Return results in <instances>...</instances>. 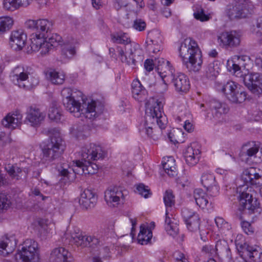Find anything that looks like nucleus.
Masks as SVG:
<instances>
[{
  "mask_svg": "<svg viewBox=\"0 0 262 262\" xmlns=\"http://www.w3.org/2000/svg\"><path fill=\"white\" fill-rule=\"evenodd\" d=\"M62 103L67 110L75 117L93 120L103 110V106L92 100L86 103L83 93L76 89L64 88L61 92Z\"/></svg>",
  "mask_w": 262,
  "mask_h": 262,
  "instance_id": "nucleus-1",
  "label": "nucleus"
},
{
  "mask_svg": "<svg viewBox=\"0 0 262 262\" xmlns=\"http://www.w3.org/2000/svg\"><path fill=\"white\" fill-rule=\"evenodd\" d=\"M104 156V152L100 146L90 143L82 148L81 160L73 161L75 165L72 168L63 164L58 169L59 174L65 179V182L74 180L76 174H94L97 173L98 166L90 160H97L103 158Z\"/></svg>",
  "mask_w": 262,
  "mask_h": 262,
  "instance_id": "nucleus-2",
  "label": "nucleus"
},
{
  "mask_svg": "<svg viewBox=\"0 0 262 262\" xmlns=\"http://www.w3.org/2000/svg\"><path fill=\"white\" fill-rule=\"evenodd\" d=\"M161 101L152 99L145 103V117L139 126L141 135L145 134L150 139L158 140L162 135L161 130L165 128L167 119L163 112Z\"/></svg>",
  "mask_w": 262,
  "mask_h": 262,
  "instance_id": "nucleus-3",
  "label": "nucleus"
},
{
  "mask_svg": "<svg viewBox=\"0 0 262 262\" xmlns=\"http://www.w3.org/2000/svg\"><path fill=\"white\" fill-rule=\"evenodd\" d=\"M250 57L246 55H234L227 61L229 71L236 77L242 78L245 85L253 93H262V75L258 73H249Z\"/></svg>",
  "mask_w": 262,
  "mask_h": 262,
  "instance_id": "nucleus-4",
  "label": "nucleus"
},
{
  "mask_svg": "<svg viewBox=\"0 0 262 262\" xmlns=\"http://www.w3.org/2000/svg\"><path fill=\"white\" fill-rule=\"evenodd\" d=\"M259 171V169L252 167L245 169L241 176L244 184L236 188L237 198L241 206L243 209H247L250 213H253L259 206L258 200L253 197V188L249 186V185H256L260 183L261 176Z\"/></svg>",
  "mask_w": 262,
  "mask_h": 262,
  "instance_id": "nucleus-5",
  "label": "nucleus"
},
{
  "mask_svg": "<svg viewBox=\"0 0 262 262\" xmlns=\"http://www.w3.org/2000/svg\"><path fill=\"white\" fill-rule=\"evenodd\" d=\"M184 65L189 72H198L203 63L202 52L197 42L192 39H185L179 49Z\"/></svg>",
  "mask_w": 262,
  "mask_h": 262,
  "instance_id": "nucleus-6",
  "label": "nucleus"
},
{
  "mask_svg": "<svg viewBox=\"0 0 262 262\" xmlns=\"http://www.w3.org/2000/svg\"><path fill=\"white\" fill-rule=\"evenodd\" d=\"M157 68L162 79L167 76L172 77V82L178 93L182 94L189 91L190 83L188 77L182 73L175 74L174 69L169 61L163 58L159 59Z\"/></svg>",
  "mask_w": 262,
  "mask_h": 262,
  "instance_id": "nucleus-7",
  "label": "nucleus"
},
{
  "mask_svg": "<svg viewBox=\"0 0 262 262\" xmlns=\"http://www.w3.org/2000/svg\"><path fill=\"white\" fill-rule=\"evenodd\" d=\"M49 138L40 144L43 159L52 162L59 158L66 149V144L59 130L54 128L50 131Z\"/></svg>",
  "mask_w": 262,
  "mask_h": 262,
  "instance_id": "nucleus-8",
  "label": "nucleus"
},
{
  "mask_svg": "<svg viewBox=\"0 0 262 262\" xmlns=\"http://www.w3.org/2000/svg\"><path fill=\"white\" fill-rule=\"evenodd\" d=\"M116 50L121 61L128 65L135 66L137 63L142 62L144 58L143 50L135 42L130 43L125 49L117 46Z\"/></svg>",
  "mask_w": 262,
  "mask_h": 262,
  "instance_id": "nucleus-9",
  "label": "nucleus"
},
{
  "mask_svg": "<svg viewBox=\"0 0 262 262\" xmlns=\"http://www.w3.org/2000/svg\"><path fill=\"white\" fill-rule=\"evenodd\" d=\"M20 250L17 251L15 257L16 260L23 262H39L40 254L38 244L33 239H26Z\"/></svg>",
  "mask_w": 262,
  "mask_h": 262,
  "instance_id": "nucleus-10",
  "label": "nucleus"
},
{
  "mask_svg": "<svg viewBox=\"0 0 262 262\" xmlns=\"http://www.w3.org/2000/svg\"><path fill=\"white\" fill-rule=\"evenodd\" d=\"M253 8V4L245 5L233 0L225 7L224 14L230 20L245 18L252 13Z\"/></svg>",
  "mask_w": 262,
  "mask_h": 262,
  "instance_id": "nucleus-11",
  "label": "nucleus"
},
{
  "mask_svg": "<svg viewBox=\"0 0 262 262\" xmlns=\"http://www.w3.org/2000/svg\"><path fill=\"white\" fill-rule=\"evenodd\" d=\"M226 97L233 103H242L247 98V93L238 83L228 81L224 84L221 89Z\"/></svg>",
  "mask_w": 262,
  "mask_h": 262,
  "instance_id": "nucleus-12",
  "label": "nucleus"
},
{
  "mask_svg": "<svg viewBox=\"0 0 262 262\" xmlns=\"http://www.w3.org/2000/svg\"><path fill=\"white\" fill-rule=\"evenodd\" d=\"M241 37L239 31H226L218 34L217 40L220 46L225 48H236L240 45Z\"/></svg>",
  "mask_w": 262,
  "mask_h": 262,
  "instance_id": "nucleus-13",
  "label": "nucleus"
},
{
  "mask_svg": "<svg viewBox=\"0 0 262 262\" xmlns=\"http://www.w3.org/2000/svg\"><path fill=\"white\" fill-rule=\"evenodd\" d=\"M104 200L110 208H117L125 201L121 189L118 186H110L104 192Z\"/></svg>",
  "mask_w": 262,
  "mask_h": 262,
  "instance_id": "nucleus-14",
  "label": "nucleus"
},
{
  "mask_svg": "<svg viewBox=\"0 0 262 262\" xmlns=\"http://www.w3.org/2000/svg\"><path fill=\"white\" fill-rule=\"evenodd\" d=\"M242 235H237L236 239V248L242 256H248L254 262H259L262 255L261 248L257 246H250L245 243L238 242Z\"/></svg>",
  "mask_w": 262,
  "mask_h": 262,
  "instance_id": "nucleus-15",
  "label": "nucleus"
},
{
  "mask_svg": "<svg viewBox=\"0 0 262 262\" xmlns=\"http://www.w3.org/2000/svg\"><path fill=\"white\" fill-rule=\"evenodd\" d=\"M31 71V68L29 66L18 65L15 67L10 73L11 80L14 84L19 88H25L26 86L24 82L29 79Z\"/></svg>",
  "mask_w": 262,
  "mask_h": 262,
  "instance_id": "nucleus-16",
  "label": "nucleus"
},
{
  "mask_svg": "<svg viewBox=\"0 0 262 262\" xmlns=\"http://www.w3.org/2000/svg\"><path fill=\"white\" fill-rule=\"evenodd\" d=\"M163 201L166 207L165 228L167 229H176L178 226V221L174 218L171 219L168 216L172 207L174 205V196L172 192L166 191L163 196Z\"/></svg>",
  "mask_w": 262,
  "mask_h": 262,
  "instance_id": "nucleus-17",
  "label": "nucleus"
},
{
  "mask_svg": "<svg viewBox=\"0 0 262 262\" xmlns=\"http://www.w3.org/2000/svg\"><path fill=\"white\" fill-rule=\"evenodd\" d=\"M70 234L74 244L82 248L89 247L94 248L100 243L99 240L95 236L83 235L81 233L75 232L70 233Z\"/></svg>",
  "mask_w": 262,
  "mask_h": 262,
  "instance_id": "nucleus-18",
  "label": "nucleus"
},
{
  "mask_svg": "<svg viewBox=\"0 0 262 262\" xmlns=\"http://www.w3.org/2000/svg\"><path fill=\"white\" fill-rule=\"evenodd\" d=\"M177 116L176 120L178 122L184 121L183 127L188 133H191L194 130L192 123L188 119L191 117L190 112L186 108L184 104H181L176 111Z\"/></svg>",
  "mask_w": 262,
  "mask_h": 262,
  "instance_id": "nucleus-19",
  "label": "nucleus"
},
{
  "mask_svg": "<svg viewBox=\"0 0 262 262\" xmlns=\"http://www.w3.org/2000/svg\"><path fill=\"white\" fill-rule=\"evenodd\" d=\"M50 262H73L71 253L63 247L54 248L49 257Z\"/></svg>",
  "mask_w": 262,
  "mask_h": 262,
  "instance_id": "nucleus-20",
  "label": "nucleus"
},
{
  "mask_svg": "<svg viewBox=\"0 0 262 262\" xmlns=\"http://www.w3.org/2000/svg\"><path fill=\"white\" fill-rule=\"evenodd\" d=\"M97 200V195L94 190L85 189L80 194L79 203L83 208L88 209L94 207Z\"/></svg>",
  "mask_w": 262,
  "mask_h": 262,
  "instance_id": "nucleus-21",
  "label": "nucleus"
},
{
  "mask_svg": "<svg viewBox=\"0 0 262 262\" xmlns=\"http://www.w3.org/2000/svg\"><path fill=\"white\" fill-rule=\"evenodd\" d=\"M46 115L36 106H30L26 111V120L32 126H37L44 120Z\"/></svg>",
  "mask_w": 262,
  "mask_h": 262,
  "instance_id": "nucleus-22",
  "label": "nucleus"
},
{
  "mask_svg": "<svg viewBox=\"0 0 262 262\" xmlns=\"http://www.w3.org/2000/svg\"><path fill=\"white\" fill-rule=\"evenodd\" d=\"M17 241L13 235L9 237L5 235L0 240V254L4 256H7L12 253L15 250Z\"/></svg>",
  "mask_w": 262,
  "mask_h": 262,
  "instance_id": "nucleus-23",
  "label": "nucleus"
},
{
  "mask_svg": "<svg viewBox=\"0 0 262 262\" xmlns=\"http://www.w3.org/2000/svg\"><path fill=\"white\" fill-rule=\"evenodd\" d=\"M201 151L195 144H191L185 150L184 156L186 163L190 166L195 165L200 160Z\"/></svg>",
  "mask_w": 262,
  "mask_h": 262,
  "instance_id": "nucleus-24",
  "label": "nucleus"
},
{
  "mask_svg": "<svg viewBox=\"0 0 262 262\" xmlns=\"http://www.w3.org/2000/svg\"><path fill=\"white\" fill-rule=\"evenodd\" d=\"M200 107H204V111H206L210 110L212 114H214L216 116H218V115L226 114L229 111V108L226 104L215 99H212L205 104H201Z\"/></svg>",
  "mask_w": 262,
  "mask_h": 262,
  "instance_id": "nucleus-25",
  "label": "nucleus"
},
{
  "mask_svg": "<svg viewBox=\"0 0 262 262\" xmlns=\"http://www.w3.org/2000/svg\"><path fill=\"white\" fill-rule=\"evenodd\" d=\"M22 119L23 115L21 112L16 110L9 113L2 120V124L6 128L14 129L21 124Z\"/></svg>",
  "mask_w": 262,
  "mask_h": 262,
  "instance_id": "nucleus-26",
  "label": "nucleus"
},
{
  "mask_svg": "<svg viewBox=\"0 0 262 262\" xmlns=\"http://www.w3.org/2000/svg\"><path fill=\"white\" fill-rule=\"evenodd\" d=\"M27 35L22 30H16L11 32L10 37V45L14 50H21L25 45Z\"/></svg>",
  "mask_w": 262,
  "mask_h": 262,
  "instance_id": "nucleus-27",
  "label": "nucleus"
},
{
  "mask_svg": "<svg viewBox=\"0 0 262 262\" xmlns=\"http://www.w3.org/2000/svg\"><path fill=\"white\" fill-rule=\"evenodd\" d=\"M201 181L203 186L207 191L212 193V195L216 196L219 193L220 187L215 181V177L211 173H203Z\"/></svg>",
  "mask_w": 262,
  "mask_h": 262,
  "instance_id": "nucleus-28",
  "label": "nucleus"
},
{
  "mask_svg": "<svg viewBox=\"0 0 262 262\" xmlns=\"http://www.w3.org/2000/svg\"><path fill=\"white\" fill-rule=\"evenodd\" d=\"M182 214L188 229L200 228V218L197 213L184 209L182 211Z\"/></svg>",
  "mask_w": 262,
  "mask_h": 262,
  "instance_id": "nucleus-29",
  "label": "nucleus"
},
{
  "mask_svg": "<svg viewBox=\"0 0 262 262\" xmlns=\"http://www.w3.org/2000/svg\"><path fill=\"white\" fill-rule=\"evenodd\" d=\"M132 93L133 98L142 102L147 97V91L138 79H135L132 83Z\"/></svg>",
  "mask_w": 262,
  "mask_h": 262,
  "instance_id": "nucleus-30",
  "label": "nucleus"
},
{
  "mask_svg": "<svg viewBox=\"0 0 262 262\" xmlns=\"http://www.w3.org/2000/svg\"><path fill=\"white\" fill-rule=\"evenodd\" d=\"M46 78L54 84H62L65 80V74L62 72L50 69L45 73Z\"/></svg>",
  "mask_w": 262,
  "mask_h": 262,
  "instance_id": "nucleus-31",
  "label": "nucleus"
},
{
  "mask_svg": "<svg viewBox=\"0 0 262 262\" xmlns=\"http://www.w3.org/2000/svg\"><path fill=\"white\" fill-rule=\"evenodd\" d=\"M32 0H4L3 7L7 10L13 11L20 7H25L31 3Z\"/></svg>",
  "mask_w": 262,
  "mask_h": 262,
  "instance_id": "nucleus-32",
  "label": "nucleus"
},
{
  "mask_svg": "<svg viewBox=\"0 0 262 262\" xmlns=\"http://www.w3.org/2000/svg\"><path fill=\"white\" fill-rule=\"evenodd\" d=\"M162 164L165 172L170 177H174L177 174V170L176 167V161L171 157L163 158Z\"/></svg>",
  "mask_w": 262,
  "mask_h": 262,
  "instance_id": "nucleus-33",
  "label": "nucleus"
},
{
  "mask_svg": "<svg viewBox=\"0 0 262 262\" xmlns=\"http://www.w3.org/2000/svg\"><path fill=\"white\" fill-rule=\"evenodd\" d=\"M111 41L114 43L122 44L128 46L131 42L130 38L127 33L122 31L111 34Z\"/></svg>",
  "mask_w": 262,
  "mask_h": 262,
  "instance_id": "nucleus-34",
  "label": "nucleus"
},
{
  "mask_svg": "<svg viewBox=\"0 0 262 262\" xmlns=\"http://www.w3.org/2000/svg\"><path fill=\"white\" fill-rule=\"evenodd\" d=\"M31 24L38 31L40 32L41 35H45L51 28L52 23L47 19H39L36 20H31Z\"/></svg>",
  "mask_w": 262,
  "mask_h": 262,
  "instance_id": "nucleus-35",
  "label": "nucleus"
},
{
  "mask_svg": "<svg viewBox=\"0 0 262 262\" xmlns=\"http://www.w3.org/2000/svg\"><path fill=\"white\" fill-rule=\"evenodd\" d=\"M185 133L181 128H172L168 134L170 141L174 144L182 143L185 141Z\"/></svg>",
  "mask_w": 262,
  "mask_h": 262,
  "instance_id": "nucleus-36",
  "label": "nucleus"
},
{
  "mask_svg": "<svg viewBox=\"0 0 262 262\" xmlns=\"http://www.w3.org/2000/svg\"><path fill=\"white\" fill-rule=\"evenodd\" d=\"M193 196L196 204L200 208L204 209L207 206L208 204V195L202 189H195L194 190Z\"/></svg>",
  "mask_w": 262,
  "mask_h": 262,
  "instance_id": "nucleus-37",
  "label": "nucleus"
},
{
  "mask_svg": "<svg viewBox=\"0 0 262 262\" xmlns=\"http://www.w3.org/2000/svg\"><path fill=\"white\" fill-rule=\"evenodd\" d=\"M31 49L33 52H38L40 48L41 45L46 40L45 35L41 34L33 33L31 35Z\"/></svg>",
  "mask_w": 262,
  "mask_h": 262,
  "instance_id": "nucleus-38",
  "label": "nucleus"
},
{
  "mask_svg": "<svg viewBox=\"0 0 262 262\" xmlns=\"http://www.w3.org/2000/svg\"><path fill=\"white\" fill-rule=\"evenodd\" d=\"M13 25V19L10 16L0 17V34L9 30Z\"/></svg>",
  "mask_w": 262,
  "mask_h": 262,
  "instance_id": "nucleus-39",
  "label": "nucleus"
},
{
  "mask_svg": "<svg viewBox=\"0 0 262 262\" xmlns=\"http://www.w3.org/2000/svg\"><path fill=\"white\" fill-rule=\"evenodd\" d=\"M152 236L151 230H140L137 236L138 243L141 245H146Z\"/></svg>",
  "mask_w": 262,
  "mask_h": 262,
  "instance_id": "nucleus-40",
  "label": "nucleus"
},
{
  "mask_svg": "<svg viewBox=\"0 0 262 262\" xmlns=\"http://www.w3.org/2000/svg\"><path fill=\"white\" fill-rule=\"evenodd\" d=\"M221 69L217 62L214 61L209 63L206 68V75L208 78L216 77Z\"/></svg>",
  "mask_w": 262,
  "mask_h": 262,
  "instance_id": "nucleus-41",
  "label": "nucleus"
},
{
  "mask_svg": "<svg viewBox=\"0 0 262 262\" xmlns=\"http://www.w3.org/2000/svg\"><path fill=\"white\" fill-rule=\"evenodd\" d=\"M6 169L12 179L19 180L23 175L21 169L16 166L8 165Z\"/></svg>",
  "mask_w": 262,
  "mask_h": 262,
  "instance_id": "nucleus-42",
  "label": "nucleus"
},
{
  "mask_svg": "<svg viewBox=\"0 0 262 262\" xmlns=\"http://www.w3.org/2000/svg\"><path fill=\"white\" fill-rule=\"evenodd\" d=\"M75 46L69 43L64 44L61 48V54L65 58L70 59L76 54Z\"/></svg>",
  "mask_w": 262,
  "mask_h": 262,
  "instance_id": "nucleus-43",
  "label": "nucleus"
},
{
  "mask_svg": "<svg viewBox=\"0 0 262 262\" xmlns=\"http://www.w3.org/2000/svg\"><path fill=\"white\" fill-rule=\"evenodd\" d=\"M135 192L144 198H148L151 195V192L148 186L143 183H139L136 185Z\"/></svg>",
  "mask_w": 262,
  "mask_h": 262,
  "instance_id": "nucleus-44",
  "label": "nucleus"
},
{
  "mask_svg": "<svg viewBox=\"0 0 262 262\" xmlns=\"http://www.w3.org/2000/svg\"><path fill=\"white\" fill-rule=\"evenodd\" d=\"M162 42V36L160 32L158 31H152L149 33L147 43H154L161 44Z\"/></svg>",
  "mask_w": 262,
  "mask_h": 262,
  "instance_id": "nucleus-45",
  "label": "nucleus"
},
{
  "mask_svg": "<svg viewBox=\"0 0 262 262\" xmlns=\"http://www.w3.org/2000/svg\"><path fill=\"white\" fill-rule=\"evenodd\" d=\"M61 116V113L58 108L56 105H53L50 108L48 116L51 120L55 122H58L60 121Z\"/></svg>",
  "mask_w": 262,
  "mask_h": 262,
  "instance_id": "nucleus-46",
  "label": "nucleus"
},
{
  "mask_svg": "<svg viewBox=\"0 0 262 262\" xmlns=\"http://www.w3.org/2000/svg\"><path fill=\"white\" fill-rule=\"evenodd\" d=\"M214 221L216 226L219 229H230L231 228L229 223L222 217H216L214 219Z\"/></svg>",
  "mask_w": 262,
  "mask_h": 262,
  "instance_id": "nucleus-47",
  "label": "nucleus"
},
{
  "mask_svg": "<svg viewBox=\"0 0 262 262\" xmlns=\"http://www.w3.org/2000/svg\"><path fill=\"white\" fill-rule=\"evenodd\" d=\"M146 49L149 53L155 54L156 55H159L162 49L161 44L147 43Z\"/></svg>",
  "mask_w": 262,
  "mask_h": 262,
  "instance_id": "nucleus-48",
  "label": "nucleus"
},
{
  "mask_svg": "<svg viewBox=\"0 0 262 262\" xmlns=\"http://www.w3.org/2000/svg\"><path fill=\"white\" fill-rule=\"evenodd\" d=\"M48 42L52 45V46L56 47L59 45H62V40L60 35L58 34H53L49 38Z\"/></svg>",
  "mask_w": 262,
  "mask_h": 262,
  "instance_id": "nucleus-49",
  "label": "nucleus"
},
{
  "mask_svg": "<svg viewBox=\"0 0 262 262\" xmlns=\"http://www.w3.org/2000/svg\"><path fill=\"white\" fill-rule=\"evenodd\" d=\"M145 22L141 19H136L134 20L132 27L138 31H143L146 28Z\"/></svg>",
  "mask_w": 262,
  "mask_h": 262,
  "instance_id": "nucleus-50",
  "label": "nucleus"
},
{
  "mask_svg": "<svg viewBox=\"0 0 262 262\" xmlns=\"http://www.w3.org/2000/svg\"><path fill=\"white\" fill-rule=\"evenodd\" d=\"M0 141L2 142L3 146H6L8 144H10L12 141L10 135L7 134L5 132L3 131L0 128Z\"/></svg>",
  "mask_w": 262,
  "mask_h": 262,
  "instance_id": "nucleus-51",
  "label": "nucleus"
},
{
  "mask_svg": "<svg viewBox=\"0 0 262 262\" xmlns=\"http://www.w3.org/2000/svg\"><path fill=\"white\" fill-rule=\"evenodd\" d=\"M52 48L53 47L52 46V45L47 40H45L41 45L39 51H40V54L42 56L46 55Z\"/></svg>",
  "mask_w": 262,
  "mask_h": 262,
  "instance_id": "nucleus-52",
  "label": "nucleus"
},
{
  "mask_svg": "<svg viewBox=\"0 0 262 262\" xmlns=\"http://www.w3.org/2000/svg\"><path fill=\"white\" fill-rule=\"evenodd\" d=\"M194 17L201 21H205L209 19L210 17L208 15L205 14L204 11L195 12L193 13Z\"/></svg>",
  "mask_w": 262,
  "mask_h": 262,
  "instance_id": "nucleus-53",
  "label": "nucleus"
},
{
  "mask_svg": "<svg viewBox=\"0 0 262 262\" xmlns=\"http://www.w3.org/2000/svg\"><path fill=\"white\" fill-rule=\"evenodd\" d=\"M9 205V201L8 200L7 196L4 195L0 194V213L3 210L7 209Z\"/></svg>",
  "mask_w": 262,
  "mask_h": 262,
  "instance_id": "nucleus-54",
  "label": "nucleus"
},
{
  "mask_svg": "<svg viewBox=\"0 0 262 262\" xmlns=\"http://www.w3.org/2000/svg\"><path fill=\"white\" fill-rule=\"evenodd\" d=\"M173 257L177 262H189L184 254L180 251H176L173 254Z\"/></svg>",
  "mask_w": 262,
  "mask_h": 262,
  "instance_id": "nucleus-55",
  "label": "nucleus"
},
{
  "mask_svg": "<svg viewBox=\"0 0 262 262\" xmlns=\"http://www.w3.org/2000/svg\"><path fill=\"white\" fill-rule=\"evenodd\" d=\"M28 82H30V85L31 86H35L39 83V78L36 74H33L31 71H30V75H29V78L28 79Z\"/></svg>",
  "mask_w": 262,
  "mask_h": 262,
  "instance_id": "nucleus-56",
  "label": "nucleus"
},
{
  "mask_svg": "<svg viewBox=\"0 0 262 262\" xmlns=\"http://www.w3.org/2000/svg\"><path fill=\"white\" fill-rule=\"evenodd\" d=\"M254 63L258 70L262 71V51L256 54Z\"/></svg>",
  "mask_w": 262,
  "mask_h": 262,
  "instance_id": "nucleus-57",
  "label": "nucleus"
},
{
  "mask_svg": "<svg viewBox=\"0 0 262 262\" xmlns=\"http://www.w3.org/2000/svg\"><path fill=\"white\" fill-rule=\"evenodd\" d=\"M254 143L253 142V146L250 147L247 150V155L249 157H252L255 155L258 151L259 147L257 145H256L255 143Z\"/></svg>",
  "mask_w": 262,
  "mask_h": 262,
  "instance_id": "nucleus-58",
  "label": "nucleus"
},
{
  "mask_svg": "<svg viewBox=\"0 0 262 262\" xmlns=\"http://www.w3.org/2000/svg\"><path fill=\"white\" fill-rule=\"evenodd\" d=\"M127 4L126 0H115L114 6L117 10H119L122 7H126Z\"/></svg>",
  "mask_w": 262,
  "mask_h": 262,
  "instance_id": "nucleus-59",
  "label": "nucleus"
},
{
  "mask_svg": "<svg viewBox=\"0 0 262 262\" xmlns=\"http://www.w3.org/2000/svg\"><path fill=\"white\" fill-rule=\"evenodd\" d=\"M38 235L41 240L47 239L51 237L49 230H38Z\"/></svg>",
  "mask_w": 262,
  "mask_h": 262,
  "instance_id": "nucleus-60",
  "label": "nucleus"
},
{
  "mask_svg": "<svg viewBox=\"0 0 262 262\" xmlns=\"http://www.w3.org/2000/svg\"><path fill=\"white\" fill-rule=\"evenodd\" d=\"M202 251L206 253H210L211 255L216 254V250L213 246L212 245H205L202 248Z\"/></svg>",
  "mask_w": 262,
  "mask_h": 262,
  "instance_id": "nucleus-61",
  "label": "nucleus"
},
{
  "mask_svg": "<svg viewBox=\"0 0 262 262\" xmlns=\"http://www.w3.org/2000/svg\"><path fill=\"white\" fill-rule=\"evenodd\" d=\"M48 221L42 219H39L36 221L35 222H33L32 224V228H34V224L37 223L38 225L40 227V228L43 229H45V227L48 225Z\"/></svg>",
  "mask_w": 262,
  "mask_h": 262,
  "instance_id": "nucleus-62",
  "label": "nucleus"
},
{
  "mask_svg": "<svg viewBox=\"0 0 262 262\" xmlns=\"http://www.w3.org/2000/svg\"><path fill=\"white\" fill-rule=\"evenodd\" d=\"M144 68L147 71L150 72L153 70L154 64L152 59H147L144 62Z\"/></svg>",
  "mask_w": 262,
  "mask_h": 262,
  "instance_id": "nucleus-63",
  "label": "nucleus"
},
{
  "mask_svg": "<svg viewBox=\"0 0 262 262\" xmlns=\"http://www.w3.org/2000/svg\"><path fill=\"white\" fill-rule=\"evenodd\" d=\"M256 27L257 29V34H259L260 36H262V16L256 19Z\"/></svg>",
  "mask_w": 262,
  "mask_h": 262,
  "instance_id": "nucleus-64",
  "label": "nucleus"
}]
</instances>
